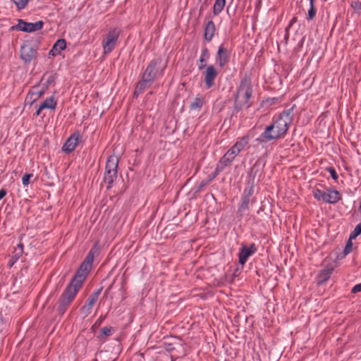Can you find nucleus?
Masks as SVG:
<instances>
[{"instance_id": "nucleus-1", "label": "nucleus", "mask_w": 361, "mask_h": 361, "mask_svg": "<svg viewBox=\"0 0 361 361\" xmlns=\"http://www.w3.org/2000/svg\"><path fill=\"white\" fill-rule=\"evenodd\" d=\"M96 252L97 250L95 248L92 249L89 252L88 255L80 265L75 276L66 289L64 293L62 295L59 306V312L60 314H62L65 312L67 307L69 306L72 300L75 297L78 291L80 288L82 283L85 281L91 268V265L94 259V255Z\"/></svg>"}, {"instance_id": "nucleus-2", "label": "nucleus", "mask_w": 361, "mask_h": 361, "mask_svg": "<svg viewBox=\"0 0 361 361\" xmlns=\"http://www.w3.org/2000/svg\"><path fill=\"white\" fill-rule=\"evenodd\" d=\"M291 121V112L290 111H283L279 117L274 120L271 125L266 127L264 131L261 135V137L265 141L281 138L286 133Z\"/></svg>"}, {"instance_id": "nucleus-3", "label": "nucleus", "mask_w": 361, "mask_h": 361, "mask_svg": "<svg viewBox=\"0 0 361 361\" xmlns=\"http://www.w3.org/2000/svg\"><path fill=\"white\" fill-rule=\"evenodd\" d=\"M251 94L252 88L250 83L247 80L242 82L235 97V107L239 109L248 107V101Z\"/></svg>"}, {"instance_id": "nucleus-4", "label": "nucleus", "mask_w": 361, "mask_h": 361, "mask_svg": "<svg viewBox=\"0 0 361 361\" xmlns=\"http://www.w3.org/2000/svg\"><path fill=\"white\" fill-rule=\"evenodd\" d=\"M118 164V158L116 156H110L106 161L104 181L107 183V188L111 187L117 177Z\"/></svg>"}, {"instance_id": "nucleus-5", "label": "nucleus", "mask_w": 361, "mask_h": 361, "mask_svg": "<svg viewBox=\"0 0 361 361\" xmlns=\"http://www.w3.org/2000/svg\"><path fill=\"white\" fill-rule=\"evenodd\" d=\"M37 47L31 42H25L20 47V57L25 63H30L37 57Z\"/></svg>"}, {"instance_id": "nucleus-6", "label": "nucleus", "mask_w": 361, "mask_h": 361, "mask_svg": "<svg viewBox=\"0 0 361 361\" xmlns=\"http://www.w3.org/2000/svg\"><path fill=\"white\" fill-rule=\"evenodd\" d=\"M119 32L116 30H111L108 32L102 41L104 54L110 53L116 47L118 38Z\"/></svg>"}, {"instance_id": "nucleus-7", "label": "nucleus", "mask_w": 361, "mask_h": 361, "mask_svg": "<svg viewBox=\"0 0 361 361\" xmlns=\"http://www.w3.org/2000/svg\"><path fill=\"white\" fill-rule=\"evenodd\" d=\"M165 66V64L161 65V60L159 59L152 61L143 73V78H146L152 82L155 79L159 71L160 70L161 72Z\"/></svg>"}, {"instance_id": "nucleus-8", "label": "nucleus", "mask_w": 361, "mask_h": 361, "mask_svg": "<svg viewBox=\"0 0 361 361\" xmlns=\"http://www.w3.org/2000/svg\"><path fill=\"white\" fill-rule=\"evenodd\" d=\"M43 22L39 20L35 23H26L23 20H19L17 25V28L23 32H31L39 30L42 28Z\"/></svg>"}, {"instance_id": "nucleus-9", "label": "nucleus", "mask_w": 361, "mask_h": 361, "mask_svg": "<svg viewBox=\"0 0 361 361\" xmlns=\"http://www.w3.org/2000/svg\"><path fill=\"white\" fill-rule=\"evenodd\" d=\"M217 74L218 73L213 66L207 68L204 73V82L208 88L214 85V81Z\"/></svg>"}, {"instance_id": "nucleus-10", "label": "nucleus", "mask_w": 361, "mask_h": 361, "mask_svg": "<svg viewBox=\"0 0 361 361\" xmlns=\"http://www.w3.org/2000/svg\"><path fill=\"white\" fill-rule=\"evenodd\" d=\"M102 288L93 293L88 298V302L87 305L83 306L81 308V311L85 314V316H87L90 313V310L92 306L94 305L96 301L98 299V297L101 293Z\"/></svg>"}, {"instance_id": "nucleus-11", "label": "nucleus", "mask_w": 361, "mask_h": 361, "mask_svg": "<svg viewBox=\"0 0 361 361\" xmlns=\"http://www.w3.org/2000/svg\"><path fill=\"white\" fill-rule=\"evenodd\" d=\"M239 153L240 152H238V151L234 147H232L221 159V164L225 166L230 164L239 154Z\"/></svg>"}, {"instance_id": "nucleus-12", "label": "nucleus", "mask_w": 361, "mask_h": 361, "mask_svg": "<svg viewBox=\"0 0 361 361\" xmlns=\"http://www.w3.org/2000/svg\"><path fill=\"white\" fill-rule=\"evenodd\" d=\"M255 252L254 245H252L250 247L243 246L239 252V262L243 265L247 261V259L251 256Z\"/></svg>"}, {"instance_id": "nucleus-13", "label": "nucleus", "mask_w": 361, "mask_h": 361, "mask_svg": "<svg viewBox=\"0 0 361 361\" xmlns=\"http://www.w3.org/2000/svg\"><path fill=\"white\" fill-rule=\"evenodd\" d=\"M78 140V135H71L63 146V150L67 153L71 152L75 148Z\"/></svg>"}, {"instance_id": "nucleus-14", "label": "nucleus", "mask_w": 361, "mask_h": 361, "mask_svg": "<svg viewBox=\"0 0 361 361\" xmlns=\"http://www.w3.org/2000/svg\"><path fill=\"white\" fill-rule=\"evenodd\" d=\"M56 105V102L54 97H50L46 99L39 106V109L36 111V115L39 116L42 109H54Z\"/></svg>"}, {"instance_id": "nucleus-15", "label": "nucleus", "mask_w": 361, "mask_h": 361, "mask_svg": "<svg viewBox=\"0 0 361 361\" xmlns=\"http://www.w3.org/2000/svg\"><path fill=\"white\" fill-rule=\"evenodd\" d=\"M340 194L336 190H328L324 193V202L336 203L340 200Z\"/></svg>"}, {"instance_id": "nucleus-16", "label": "nucleus", "mask_w": 361, "mask_h": 361, "mask_svg": "<svg viewBox=\"0 0 361 361\" xmlns=\"http://www.w3.org/2000/svg\"><path fill=\"white\" fill-rule=\"evenodd\" d=\"M228 57V51L222 46L219 47L216 56V62L220 66H224L227 62Z\"/></svg>"}, {"instance_id": "nucleus-17", "label": "nucleus", "mask_w": 361, "mask_h": 361, "mask_svg": "<svg viewBox=\"0 0 361 361\" xmlns=\"http://www.w3.org/2000/svg\"><path fill=\"white\" fill-rule=\"evenodd\" d=\"M66 47V42L64 39H59L54 44L51 49L49 51V54L51 56H55L61 53V51L65 49Z\"/></svg>"}, {"instance_id": "nucleus-18", "label": "nucleus", "mask_w": 361, "mask_h": 361, "mask_svg": "<svg viewBox=\"0 0 361 361\" xmlns=\"http://www.w3.org/2000/svg\"><path fill=\"white\" fill-rule=\"evenodd\" d=\"M97 356L102 361H116L118 357L117 353L108 350L100 351Z\"/></svg>"}, {"instance_id": "nucleus-19", "label": "nucleus", "mask_w": 361, "mask_h": 361, "mask_svg": "<svg viewBox=\"0 0 361 361\" xmlns=\"http://www.w3.org/2000/svg\"><path fill=\"white\" fill-rule=\"evenodd\" d=\"M43 94V92L38 90L37 88H33L27 94L26 102L32 104L35 101L38 99Z\"/></svg>"}, {"instance_id": "nucleus-20", "label": "nucleus", "mask_w": 361, "mask_h": 361, "mask_svg": "<svg viewBox=\"0 0 361 361\" xmlns=\"http://www.w3.org/2000/svg\"><path fill=\"white\" fill-rule=\"evenodd\" d=\"M215 25L212 21L208 22L204 30V37L207 40L210 41L214 35Z\"/></svg>"}, {"instance_id": "nucleus-21", "label": "nucleus", "mask_w": 361, "mask_h": 361, "mask_svg": "<svg viewBox=\"0 0 361 361\" xmlns=\"http://www.w3.org/2000/svg\"><path fill=\"white\" fill-rule=\"evenodd\" d=\"M150 84H151L150 81H149L146 78H142V81H140L139 83H137V85L135 87V92H134V94L137 96L142 91H144L146 88L149 87Z\"/></svg>"}, {"instance_id": "nucleus-22", "label": "nucleus", "mask_w": 361, "mask_h": 361, "mask_svg": "<svg viewBox=\"0 0 361 361\" xmlns=\"http://www.w3.org/2000/svg\"><path fill=\"white\" fill-rule=\"evenodd\" d=\"M333 271L332 267H327L322 271H321L319 275V283H323L326 281L330 277L331 273Z\"/></svg>"}, {"instance_id": "nucleus-23", "label": "nucleus", "mask_w": 361, "mask_h": 361, "mask_svg": "<svg viewBox=\"0 0 361 361\" xmlns=\"http://www.w3.org/2000/svg\"><path fill=\"white\" fill-rule=\"evenodd\" d=\"M248 137H240L233 147H234L238 152H240L248 145Z\"/></svg>"}, {"instance_id": "nucleus-24", "label": "nucleus", "mask_w": 361, "mask_h": 361, "mask_svg": "<svg viewBox=\"0 0 361 361\" xmlns=\"http://www.w3.org/2000/svg\"><path fill=\"white\" fill-rule=\"evenodd\" d=\"M249 202L250 200L247 197H245L242 200V202L238 209V212L240 213V216H242L244 214V212L248 209Z\"/></svg>"}, {"instance_id": "nucleus-25", "label": "nucleus", "mask_w": 361, "mask_h": 361, "mask_svg": "<svg viewBox=\"0 0 361 361\" xmlns=\"http://www.w3.org/2000/svg\"><path fill=\"white\" fill-rule=\"evenodd\" d=\"M226 0H216L214 5V14L219 13L225 6Z\"/></svg>"}, {"instance_id": "nucleus-26", "label": "nucleus", "mask_w": 361, "mask_h": 361, "mask_svg": "<svg viewBox=\"0 0 361 361\" xmlns=\"http://www.w3.org/2000/svg\"><path fill=\"white\" fill-rule=\"evenodd\" d=\"M36 180V177L32 173H25L22 178V183L24 186H27L28 184L34 182Z\"/></svg>"}, {"instance_id": "nucleus-27", "label": "nucleus", "mask_w": 361, "mask_h": 361, "mask_svg": "<svg viewBox=\"0 0 361 361\" xmlns=\"http://www.w3.org/2000/svg\"><path fill=\"white\" fill-rule=\"evenodd\" d=\"M209 58V52L207 49H204L202 51V54L200 59V61L201 63V65L199 66L200 69L203 68L206 66V60Z\"/></svg>"}, {"instance_id": "nucleus-28", "label": "nucleus", "mask_w": 361, "mask_h": 361, "mask_svg": "<svg viewBox=\"0 0 361 361\" xmlns=\"http://www.w3.org/2000/svg\"><path fill=\"white\" fill-rule=\"evenodd\" d=\"M250 176L252 177V179L255 180L256 177L260 176V168L259 166L255 164L254 166L251 169V171L250 172Z\"/></svg>"}, {"instance_id": "nucleus-29", "label": "nucleus", "mask_w": 361, "mask_h": 361, "mask_svg": "<svg viewBox=\"0 0 361 361\" xmlns=\"http://www.w3.org/2000/svg\"><path fill=\"white\" fill-rule=\"evenodd\" d=\"M202 105H203V99L201 98L197 97L190 104V108L192 109H200Z\"/></svg>"}, {"instance_id": "nucleus-30", "label": "nucleus", "mask_w": 361, "mask_h": 361, "mask_svg": "<svg viewBox=\"0 0 361 361\" xmlns=\"http://www.w3.org/2000/svg\"><path fill=\"white\" fill-rule=\"evenodd\" d=\"M324 191H322L317 188L313 190V195L318 200H324Z\"/></svg>"}, {"instance_id": "nucleus-31", "label": "nucleus", "mask_w": 361, "mask_h": 361, "mask_svg": "<svg viewBox=\"0 0 361 361\" xmlns=\"http://www.w3.org/2000/svg\"><path fill=\"white\" fill-rule=\"evenodd\" d=\"M18 9H23L27 5L28 0H13Z\"/></svg>"}, {"instance_id": "nucleus-32", "label": "nucleus", "mask_w": 361, "mask_h": 361, "mask_svg": "<svg viewBox=\"0 0 361 361\" xmlns=\"http://www.w3.org/2000/svg\"><path fill=\"white\" fill-rule=\"evenodd\" d=\"M316 15V8L314 6V3H312V4H310V8L308 11V17H307V19L308 20H312L314 18Z\"/></svg>"}, {"instance_id": "nucleus-33", "label": "nucleus", "mask_w": 361, "mask_h": 361, "mask_svg": "<svg viewBox=\"0 0 361 361\" xmlns=\"http://www.w3.org/2000/svg\"><path fill=\"white\" fill-rule=\"evenodd\" d=\"M352 240L353 239H350V238H349L346 245H345V250H344V255H348V253H350L352 250H353V243H352Z\"/></svg>"}, {"instance_id": "nucleus-34", "label": "nucleus", "mask_w": 361, "mask_h": 361, "mask_svg": "<svg viewBox=\"0 0 361 361\" xmlns=\"http://www.w3.org/2000/svg\"><path fill=\"white\" fill-rule=\"evenodd\" d=\"M361 233V228L359 226V225H357L355 228L354 231L350 234V239H355L357 235H359Z\"/></svg>"}, {"instance_id": "nucleus-35", "label": "nucleus", "mask_w": 361, "mask_h": 361, "mask_svg": "<svg viewBox=\"0 0 361 361\" xmlns=\"http://www.w3.org/2000/svg\"><path fill=\"white\" fill-rule=\"evenodd\" d=\"M111 331H112V328L111 327L105 326V327L102 329V334L104 336H110L111 334Z\"/></svg>"}, {"instance_id": "nucleus-36", "label": "nucleus", "mask_w": 361, "mask_h": 361, "mask_svg": "<svg viewBox=\"0 0 361 361\" xmlns=\"http://www.w3.org/2000/svg\"><path fill=\"white\" fill-rule=\"evenodd\" d=\"M15 252H16L15 257L18 258L19 256L23 253V245L21 243L18 245V247L16 249Z\"/></svg>"}, {"instance_id": "nucleus-37", "label": "nucleus", "mask_w": 361, "mask_h": 361, "mask_svg": "<svg viewBox=\"0 0 361 361\" xmlns=\"http://www.w3.org/2000/svg\"><path fill=\"white\" fill-rule=\"evenodd\" d=\"M328 170H329V173H331V177L334 180H337L338 176H337L336 171L333 168H329Z\"/></svg>"}, {"instance_id": "nucleus-38", "label": "nucleus", "mask_w": 361, "mask_h": 361, "mask_svg": "<svg viewBox=\"0 0 361 361\" xmlns=\"http://www.w3.org/2000/svg\"><path fill=\"white\" fill-rule=\"evenodd\" d=\"M360 291H361V283L353 287V288L352 289V292L353 293H358V292H360Z\"/></svg>"}, {"instance_id": "nucleus-39", "label": "nucleus", "mask_w": 361, "mask_h": 361, "mask_svg": "<svg viewBox=\"0 0 361 361\" xmlns=\"http://www.w3.org/2000/svg\"><path fill=\"white\" fill-rule=\"evenodd\" d=\"M6 195V192L5 190L2 189L0 190V200L5 197Z\"/></svg>"}, {"instance_id": "nucleus-40", "label": "nucleus", "mask_w": 361, "mask_h": 361, "mask_svg": "<svg viewBox=\"0 0 361 361\" xmlns=\"http://www.w3.org/2000/svg\"><path fill=\"white\" fill-rule=\"evenodd\" d=\"M296 20V18H293L290 22V24L292 25L294 22H295Z\"/></svg>"}, {"instance_id": "nucleus-41", "label": "nucleus", "mask_w": 361, "mask_h": 361, "mask_svg": "<svg viewBox=\"0 0 361 361\" xmlns=\"http://www.w3.org/2000/svg\"><path fill=\"white\" fill-rule=\"evenodd\" d=\"M310 1V4H312V3H314V0H309Z\"/></svg>"}, {"instance_id": "nucleus-42", "label": "nucleus", "mask_w": 361, "mask_h": 361, "mask_svg": "<svg viewBox=\"0 0 361 361\" xmlns=\"http://www.w3.org/2000/svg\"><path fill=\"white\" fill-rule=\"evenodd\" d=\"M358 225H359V226H360V228H361V223H360V224H359Z\"/></svg>"}, {"instance_id": "nucleus-43", "label": "nucleus", "mask_w": 361, "mask_h": 361, "mask_svg": "<svg viewBox=\"0 0 361 361\" xmlns=\"http://www.w3.org/2000/svg\"><path fill=\"white\" fill-rule=\"evenodd\" d=\"M94 361H98V360H97V359H96Z\"/></svg>"}]
</instances>
